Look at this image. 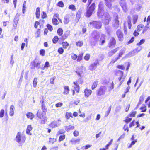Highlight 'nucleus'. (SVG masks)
<instances>
[{
	"label": "nucleus",
	"instance_id": "39",
	"mask_svg": "<svg viewBox=\"0 0 150 150\" xmlns=\"http://www.w3.org/2000/svg\"><path fill=\"white\" fill-rule=\"evenodd\" d=\"M63 30L61 28H59L57 30V33L59 36H61L63 34Z\"/></svg>",
	"mask_w": 150,
	"mask_h": 150
},
{
	"label": "nucleus",
	"instance_id": "41",
	"mask_svg": "<svg viewBox=\"0 0 150 150\" xmlns=\"http://www.w3.org/2000/svg\"><path fill=\"white\" fill-rule=\"evenodd\" d=\"M98 9H104L103 4V3L100 2L99 3Z\"/></svg>",
	"mask_w": 150,
	"mask_h": 150
},
{
	"label": "nucleus",
	"instance_id": "5",
	"mask_svg": "<svg viewBox=\"0 0 150 150\" xmlns=\"http://www.w3.org/2000/svg\"><path fill=\"white\" fill-rule=\"evenodd\" d=\"M131 18L130 16H128L126 19V21H125L124 23V31L125 34H126L127 33V25L128 28L129 29H131Z\"/></svg>",
	"mask_w": 150,
	"mask_h": 150
},
{
	"label": "nucleus",
	"instance_id": "53",
	"mask_svg": "<svg viewBox=\"0 0 150 150\" xmlns=\"http://www.w3.org/2000/svg\"><path fill=\"white\" fill-rule=\"evenodd\" d=\"M47 27L48 28V29L50 31H51L53 30L52 27L50 25L48 24L47 25Z\"/></svg>",
	"mask_w": 150,
	"mask_h": 150
},
{
	"label": "nucleus",
	"instance_id": "11",
	"mask_svg": "<svg viewBox=\"0 0 150 150\" xmlns=\"http://www.w3.org/2000/svg\"><path fill=\"white\" fill-rule=\"evenodd\" d=\"M116 34L119 41H122L123 37V34L121 30L120 29L118 30L116 32Z\"/></svg>",
	"mask_w": 150,
	"mask_h": 150
},
{
	"label": "nucleus",
	"instance_id": "14",
	"mask_svg": "<svg viewBox=\"0 0 150 150\" xmlns=\"http://www.w3.org/2000/svg\"><path fill=\"white\" fill-rule=\"evenodd\" d=\"M114 1V0H105L106 5L109 9H110L111 6V2Z\"/></svg>",
	"mask_w": 150,
	"mask_h": 150
},
{
	"label": "nucleus",
	"instance_id": "58",
	"mask_svg": "<svg viewBox=\"0 0 150 150\" xmlns=\"http://www.w3.org/2000/svg\"><path fill=\"white\" fill-rule=\"evenodd\" d=\"M131 120V118H129L128 116L126 117V119L125 120V122L126 123H128L130 122Z\"/></svg>",
	"mask_w": 150,
	"mask_h": 150
},
{
	"label": "nucleus",
	"instance_id": "2",
	"mask_svg": "<svg viewBox=\"0 0 150 150\" xmlns=\"http://www.w3.org/2000/svg\"><path fill=\"white\" fill-rule=\"evenodd\" d=\"M26 139V137L24 135L21 136V132H18L16 137L15 140L18 143L21 144L24 143Z\"/></svg>",
	"mask_w": 150,
	"mask_h": 150
},
{
	"label": "nucleus",
	"instance_id": "32",
	"mask_svg": "<svg viewBox=\"0 0 150 150\" xmlns=\"http://www.w3.org/2000/svg\"><path fill=\"white\" fill-rule=\"evenodd\" d=\"M105 28L107 34L109 35H110L111 31V28L110 27L108 26H105Z\"/></svg>",
	"mask_w": 150,
	"mask_h": 150
},
{
	"label": "nucleus",
	"instance_id": "20",
	"mask_svg": "<svg viewBox=\"0 0 150 150\" xmlns=\"http://www.w3.org/2000/svg\"><path fill=\"white\" fill-rule=\"evenodd\" d=\"M84 93L85 96L86 97H88L92 93V91L91 90L86 89L85 90Z\"/></svg>",
	"mask_w": 150,
	"mask_h": 150
},
{
	"label": "nucleus",
	"instance_id": "55",
	"mask_svg": "<svg viewBox=\"0 0 150 150\" xmlns=\"http://www.w3.org/2000/svg\"><path fill=\"white\" fill-rule=\"evenodd\" d=\"M4 111L3 109H1L0 112V117H2L4 115Z\"/></svg>",
	"mask_w": 150,
	"mask_h": 150
},
{
	"label": "nucleus",
	"instance_id": "29",
	"mask_svg": "<svg viewBox=\"0 0 150 150\" xmlns=\"http://www.w3.org/2000/svg\"><path fill=\"white\" fill-rule=\"evenodd\" d=\"M42 119L41 120V124H45L47 121V117L45 116H43V117H42Z\"/></svg>",
	"mask_w": 150,
	"mask_h": 150
},
{
	"label": "nucleus",
	"instance_id": "18",
	"mask_svg": "<svg viewBox=\"0 0 150 150\" xmlns=\"http://www.w3.org/2000/svg\"><path fill=\"white\" fill-rule=\"evenodd\" d=\"M41 62H40L36 63L35 62H32L33 65L34 66V67H36L38 69H39L40 68V64Z\"/></svg>",
	"mask_w": 150,
	"mask_h": 150
},
{
	"label": "nucleus",
	"instance_id": "26",
	"mask_svg": "<svg viewBox=\"0 0 150 150\" xmlns=\"http://www.w3.org/2000/svg\"><path fill=\"white\" fill-rule=\"evenodd\" d=\"M37 117L40 119H42V117L44 116L43 113L41 112V110H38L37 114Z\"/></svg>",
	"mask_w": 150,
	"mask_h": 150
},
{
	"label": "nucleus",
	"instance_id": "25",
	"mask_svg": "<svg viewBox=\"0 0 150 150\" xmlns=\"http://www.w3.org/2000/svg\"><path fill=\"white\" fill-rule=\"evenodd\" d=\"M26 116L28 118L32 119L34 117V115L31 112H29L27 113Z\"/></svg>",
	"mask_w": 150,
	"mask_h": 150
},
{
	"label": "nucleus",
	"instance_id": "19",
	"mask_svg": "<svg viewBox=\"0 0 150 150\" xmlns=\"http://www.w3.org/2000/svg\"><path fill=\"white\" fill-rule=\"evenodd\" d=\"M15 110V107L13 105H11L10 108V111L9 114L10 116H13L14 114V112Z\"/></svg>",
	"mask_w": 150,
	"mask_h": 150
},
{
	"label": "nucleus",
	"instance_id": "57",
	"mask_svg": "<svg viewBox=\"0 0 150 150\" xmlns=\"http://www.w3.org/2000/svg\"><path fill=\"white\" fill-rule=\"evenodd\" d=\"M26 8V5H25V4H23L22 8V12L23 14L25 13Z\"/></svg>",
	"mask_w": 150,
	"mask_h": 150
},
{
	"label": "nucleus",
	"instance_id": "61",
	"mask_svg": "<svg viewBox=\"0 0 150 150\" xmlns=\"http://www.w3.org/2000/svg\"><path fill=\"white\" fill-rule=\"evenodd\" d=\"M71 57L73 59H74V60L76 59L78 57L76 55V54H72L71 55Z\"/></svg>",
	"mask_w": 150,
	"mask_h": 150
},
{
	"label": "nucleus",
	"instance_id": "62",
	"mask_svg": "<svg viewBox=\"0 0 150 150\" xmlns=\"http://www.w3.org/2000/svg\"><path fill=\"white\" fill-rule=\"evenodd\" d=\"M63 105V103L61 102H59L55 105L57 107H59L62 106Z\"/></svg>",
	"mask_w": 150,
	"mask_h": 150
},
{
	"label": "nucleus",
	"instance_id": "31",
	"mask_svg": "<svg viewBox=\"0 0 150 150\" xmlns=\"http://www.w3.org/2000/svg\"><path fill=\"white\" fill-rule=\"evenodd\" d=\"M138 16L137 15H134L133 16V23L134 24H135L137 20Z\"/></svg>",
	"mask_w": 150,
	"mask_h": 150
},
{
	"label": "nucleus",
	"instance_id": "24",
	"mask_svg": "<svg viewBox=\"0 0 150 150\" xmlns=\"http://www.w3.org/2000/svg\"><path fill=\"white\" fill-rule=\"evenodd\" d=\"M65 130L67 131H69L71 130H73L74 128V126H71V125H69L68 126H65Z\"/></svg>",
	"mask_w": 150,
	"mask_h": 150
},
{
	"label": "nucleus",
	"instance_id": "6",
	"mask_svg": "<svg viewBox=\"0 0 150 150\" xmlns=\"http://www.w3.org/2000/svg\"><path fill=\"white\" fill-rule=\"evenodd\" d=\"M114 19L112 22V27L114 29H117L119 27L120 23L118 20V17L117 14H115L114 16Z\"/></svg>",
	"mask_w": 150,
	"mask_h": 150
},
{
	"label": "nucleus",
	"instance_id": "10",
	"mask_svg": "<svg viewBox=\"0 0 150 150\" xmlns=\"http://www.w3.org/2000/svg\"><path fill=\"white\" fill-rule=\"evenodd\" d=\"M100 35V33L98 31H94L93 32L92 35L94 40H95V44L96 43L97 40L98 39Z\"/></svg>",
	"mask_w": 150,
	"mask_h": 150
},
{
	"label": "nucleus",
	"instance_id": "8",
	"mask_svg": "<svg viewBox=\"0 0 150 150\" xmlns=\"http://www.w3.org/2000/svg\"><path fill=\"white\" fill-rule=\"evenodd\" d=\"M115 75L119 76L118 79L120 81L122 80V81L120 82V85L122 83V82L124 81V78L123 77V72L120 70H116L115 71Z\"/></svg>",
	"mask_w": 150,
	"mask_h": 150
},
{
	"label": "nucleus",
	"instance_id": "12",
	"mask_svg": "<svg viewBox=\"0 0 150 150\" xmlns=\"http://www.w3.org/2000/svg\"><path fill=\"white\" fill-rule=\"evenodd\" d=\"M116 43L115 39L113 37H112L110 40L109 43L108 44L109 47L110 48H113L114 47Z\"/></svg>",
	"mask_w": 150,
	"mask_h": 150
},
{
	"label": "nucleus",
	"instance_id": "9",
	"mask_svg": "<svg viewBox=\"0 0 150 150\" xmlns=\"http://www.w3.org/2000/svg\"><path fill=\"white\" fill-rule=\"evenodd\" d=\"M105 14L104 9H98L97 15L98 18H102Z\"/></svg>",
	"mask_w": 150,
	"mask_h": 150
},
{
	"label": "nucleus",
	"instance_id": "51",
	"mask_svg": "<svg viewBox=\"0 0 150 150\" xmlns=\"http://www.w3.org/2000/svg\"><path fill=\"white\" fill-rule=\"evenodd\" d=\"M90 57V55L88 54H86L84 57V59L86 61H88L89 60Z\"/></svg>",
	"mask_w": 150,
	"mask_h": 150
},
{
	"label": "nucleus",
	"instance_id": "37",
	"mask_svg": "<svg viewBox=\"0 0 150 150\" xmlns=\"http://www.w3.org/2000/svg\"><path fill=\"white\" fill-rule=\"evenodd\" d=\"M71 117H72V114L71 113H69L67 112L65 115V117L67 119H69V118Z\"/></svg>",
	"mask_w": 150,
	"mask_h": 150
},
{
	"label": "nucleus",
	"instance_id": "64",
	"mask_svg": "<svg viewBox=\"0 0 150 150\" xmlns=\"http://www.w3.org/2000/svg\"><path fill=\"white\" fill-rule=\"evenodd\" d=\"M117 68L122 70L125 69V67L122 65H118L117 66Z\"/></svg>",
	"mask_w": 150,
	"mask_h": 150
},
{
	"label": "nucleus",
	"instance_id": "35",
	"mask_svg": "<svg viewBox=\"0 0 150 150\" xmlns=\"http://www.w3.org/2000/svg\"><path fill=\"white\" fill-rule=\"evenodd\" d=\"M38 78H34L33 82V86L35 88L37 83Z\"/></svg>",
	"mask_w": 150,
	"mask_h": 150
},
{
	"label": "nucleus",
	"instance_id": "3",
	"mask_svg": "<svg viewBox=\"0 0 150 150\" xmlns=\"http://www.w3.org/2000/svg\"><path fill=\"white\" fill-rule=\"evenodd\" d=\"M102 20L103 24L105 25H108L111 20L112 17L108 12H105Z\"/></svg>",
	"mask_w": 150,
	"mask_h": 150
},
{
	"label": "nucleus",
	"instance_id": "63",
	"mask_svg": "<svg viewBox=\"0 0 150 150\" xmlns=\"http://www.w3.org/2000/svg\"><path fill=\"white\" fill-rule=\"evenodd\" d=\"M42 13L43 14L42 16V18H47V16L45 13V12H43Z\"/></svg>",
	"mask_w": 150,
	"mask_h": 150
},
{
	"label": "nucleus",
	"instance_id": "28",
	"mask_svg": "<svg viewBox=\"0 0 150 150\" xmlns=\"http://www.w3.org/2000/svg\"><path fill=\"white\" fill-rule=\"evenodd\" d=\"M73 83L76 86V87H74V88L75 91L77 93H78L79 92V86L77 82H74Z\"/></svg>",
	"mask_w": 150,
	"mask_h": 150
},
{
	"label": "nucleus",
	"instance_id": "27",
	"mask_svg": "<svg viewBox=\"0 0 150 150\" xmlns=\"http://www.w3.org/2000/svg\"><path fill=\"white\" fill-rule=\"evenodd\" d=\"M64 91L63 92V94L64 95L67 94L69 91V87L67 86H64Z\"/></svg>",
	"mask_w": 150,
	"mask_h": 150
},
{
	"label": "nucleus",
	"instance_id": "45",
	"mask_svg": "<svg viewBox=\"0 0 150 150\" xmlns=\"http://www.w3.org/2000/svg\"><path fill=\"white\" fill-rule=\"evenodd\" d=\"M63 47L64 48H67L69 45V44L67 42H64L62 43Z\"/></svg>",
	"mask_w": 150,
	"mask_h": 150
},
{
	"label": "nucleus",
	"instance_id": "42",
	"mask_svg": "<svg viewBox=\"0 0 150 150\" xmlns=\"http://www.w3.org/2000/svg\"><path fill=\"white\" fill-rule=\"evenodd\" d=\"M52 22L53 24L55 25H57L58 23L57 19L55 18L52 19Z\"/></svg>",
	"mask_w": 150,
	"mask_h": 150
},
{
	"label": "nucleus",
	"instance_id": "47",
	"mask_svg": "<svg viewBox=\"0 0 150 150\" xmlns=\"http://www.w3.org/2000/svg\"><path fill=\"white\" fill-rule=\"evenodd\" d=\"M69 8L72 10H75L76 8L75 6L74 5H71L69 6Z\"/></svg>",
	"mask_w": 150,
	"mask_h": 150
},
{
	"label": "nucleus",
	"instance_id": "52",
	"mask_svg": "<svg viewBox=\"0 0 150 150\" xmlns=\"http://www.w3.org/2000/svg\"><path fill=\"white\" fill-rule=\"evenodd\" d=\"M58 6L60 7H63L64 6V4L62 1H59L57 4Z\"/></svg>",
	"mask_w": 150,
	"mask_h": 150
},
{
	"label": "nucleus",
	"instance_id": "17",
	"mask_svg": "<svg viewBox=\"0 0 150 150\" xmlns=\"http://www.w3.org/2000/svg\"><path fill=\"white\" fill-rule=\"evenodd\" d=\"M20 15V14L18 13H17L16 14L13 21L14 23H18V21L19 20V17Z\"/></svg>",
	"mask_w": 150,
	"mask_h": 150
},
{
	"label": "nucleus",
	"instance_id": "1",
	"mask_svg": "<svg viewBox=\"0 0 150 150\" xmlns=\"http://www.w3.org/2000/svg\"><path fill=\"white\" fill-rule=\"evenodd\" d=\"M92 0H88L87 4V7L86 9L85 16L88 18L90 17L92 15L93 12L95 9V4L94 3H92L89 6Z\"/></svg>",
	"mask_w": 150,
	"mask_h": 150
},
{
	"label": "nucleus",
	"instance_id": "49",
	"mask_svg": "<svg viewBox=\"0 0 150 150\" xmlns=\"http://www.w3.org/2000/svg\"><path fill=\"white\" fill-rule=\"evenodd\" d=\"M58 52L61 54H62L64 52V50L62 48H59L58 50Z\"/></svg>",
	"mask_w": 150,
	"mask_h": 150
},
{
	"label": "nucleus",
	"instance_id": "21",
	"mask_svg": "<svg viewBox=\"0 0 150 150\" xmlns=\"http://www.w3.org/2000/svg\"><path fill=\"white\" fill-rule=\"evenodd\" d=\"M120 6L122 7L123 11L125 12H126L127 11V9L125 3V2H122L120 3Z\"/></svg>",
	"mask_w": 150,
	"mask_h": 150
},
{
	"label": "nucleus",
	"instance_id": "33",
	"mask_svg": "<svg viewBox=\"0 0 150 150\" xmlns=\"http://www.w3.org/2000/svg\"><path fill=\"white\" fill-rule=\"evenodd\" d=\"M126 49L125 48H123L120 51L119 54L118 56L119 57H121V56L124 54L125 51Z\"/></svg>",
	"mask_w": 150,
	"mask_h": 150
},
{
	"label": "nucleus",
	"instance_id": "13",
	"mask_svg": "<svg viewBox=\"0 0 150 150\" xmlns=\"http://www.w3.org/2000/svg\"><path fill=\"white\" fill-rule=\"evenodd\" d=\"M99 64V61L98 59L96 60L93 64L91 65L89 67V69L91 70H94L97 67V65Z\"/></svg>",
	"mask_w": 150,
	"mask_h": 150
},
{
	"label": "nucleus",
	"instance_id": "4",
	"mask_svg": "<svg viewBox=\"0 0 150 150\" xmlns=\"http://www.w3.org/2000/svg\"><path fill=\"white\" fill-rule=\"evenodd\" d=\"M90 25H92V26L96 29H99L101 28L102 23L101 21H95L90 22Z\"/></svg>",
	"mask_w": 150,
	"mask_h": 150
},
{
	"label": "nucleus",
	"instance_id": "43",
	"mask_svg": "<svg viewBox=\"0 0 150 150\" xmlns=\"http://www.w3.org/2000/svg\"><path fill=\"white\" fill-rule=\"evenodd\" d=\"M111 106H110L109 108H108V110L106 111V114L105 115V117H107L109 115V113H110L111 110Z\"/></svg>",
	"mask_w": 150,
	"mask_h": 150
},
{
	"label": "nucleus",
	"instance_id": "22",
	"mask_svg": "<svg viewBox=\"0 0 150 150\" xmlns=\"http://www.w3.org/2000/svg\"><path fill=\"white\" fill-rule=\"evenodd\" d=\"M40 8L39 7H38L36 8L35 12L36 18H39L40 16Z\"/></svg>",
	"mask_w": 150,
	"mask_h": 150
},
{
	"label": "nucleus",
	"instance_id": "15",
	"mask_svg": "<svg viewBox=\"0 0 150 150\" xmlns=\"http://www.w3.org/2000/svg\"><path fill=\"white\" fill-rule=\"evenodd\" d=\"M70 15L69 14L66 15L64 17V24H67L69 22V18Z\"/></svg>",
	"mask_w": 150,
	"mask_h": 150
},
{
	"label": "nucleus",
	"instance_id": "48",
	"mask_svg": "<svg viewBox=\"0 0 150 150\" xmlns=\"http://www.w3.org/2000/svg\"><path fill=\"white\" fill-rule=\"evenodd\" d=\"M113 141V139H112L110 140L109 142L105 146V147L107 149H108V147L111 145V144L112 143Z\"/></svg>",
	"mask_w": 150,
	"mask_h": 150
},
{
	"label": "nucleus",
	"instance_id": "36",
	"mask_svg": "<svg viewBox=\"0 0 150 150\" xmlns=\"http://www.w3.org/2000/svg\"><path fill=\"white\" fill-rule=\"evenodd\" d=\"M59 38L57 36H54L52 40L53 43L54 44H56Z\"/></svg>",
	"mask_w": 150,
	"mask_h": 150
},
{
	"label": "nucleus",
	"instance_id": "16",
	"mask_svg": "<svg viewBox=\"0 0 150 150\" xmlns=\"http://www.w3.org/2000/svg\"><path fill=\"white\" fill-rule=\"evenodd\" d=\"M32 128L31 125H28L27 127L26 130V133L28 135H31L32 134L30 132L32 130Z\"/></svg>",
	"mask_w": 150,
	"mask_h": 150
},
{
	"label": "nucleus",
	"instance_id": "56",
	"mask_svg": "<svg viewBox=\"0 0 150 150\" xmlns=\"http://www.w3.org/2000/svg\"><path fill=\"white\" fill-rule=\"evenodd\" d=\"M65 132L64 131L63 129L59 130L57 132V135H59V134L64 133Z\"/></svg>",
	"mask_w": 150,
	"mask_h": 150
},
{
	"label": "nucleus",
	"instance_id": "30",
	"mask_svg": "<svg viewBox=\"0 0 150 150\" xmlns=\"http://www.w3.org/2000/svg\"><path fill=\"white\" fill-rule=\"evenodd\" d=\"M42 108L43 112L45 113L47 111V109L44 103V101H42Z\"/></svg>",
	"mask_w": 150,
	"mask_h": 150
},
{
	"label": "nucleus",
	"instance_id": "40",
	"mask_svg": "<svg viewBox=\"0 0 150 150\" xmlns=\"http://www.w3.org/2000/svg\"><path fill=\"white\" fill-rule=\"evenodd\" d=\"M98 81H95L94 82L92 86V89L93 90L96 88L97 85Z\"/></svg>",
	"mask_w": 150,
	"mask_h": 150
},
{
	"label": "nucleus",
	"instance_id": "38",
	"mask_svg": "<svg viewBox=\"0 0 150 150\" xmlns=\"http://www.w3.org/2000/svg\"><path fill=\"white\" fill-rule=\"evenodd\" d=\"M50 66L49 65V63L48 62L46 61L45 64V65L44 67L42 68V70L45 69V68H47V69H48V68Z\"/></svg>",
	"mask_w": 150,
	"mask_h": 150
},
{
	"label": "nucleus",
	"instance_id": "34",
	"mask_svg": "<svg viewBox=\"0 0 150 150\" xmlns=\"http://www.w3.org/2000/svg\"><path fill=\"white\" fill-rule=\"evenodd\" d=\"M132 126H134L135 125H137V126L136 127V128L138 127L139 126V122L138 121H137L136 122H135V120H133V121L132 122Z\"/></svg>",
	"mask_w": 150,
	"mask_h": 150
},
{
	"label": "nucleus",
	"instance_id": "50",
	"mask_svg": "<svg viewBox=\"0 0 150 150\" xmlns=\"http://www.w3.org/2000/svg\"><path fill=\"white\" fill-rule=\"evenodd\" d=\"M137 142V140L134 139V135L132 136V145H134Z\"/></svg>",
	"mask_w": 150,
	"mask_h": 150
},
{
	"label": "nucleus",
	"instance_id": "46",
	"mask_svg": "<svg viewBox=\"0 0 150 150\" xmlns=\"http://www.w3.org/2000/svg\"><path fill=\"white\" fill-rule=\"evenodd\" d=\"M45 50L44 49H41L40 51V54L42 56H44L45 54Z\"/></svg>",
	"mask_w": 150,
	"mask_h": 150
},
{
	"label": "nucleus",
	"instance_id": "54",
	"mask_svg": "<svg viewBox=\"0 0 150 150\" xmlns=\"http://www.w3.org/2000/svg\"><path fill=\"white\" fill-rule=\"evenodd\" d=\"M65 136L64 135L60 136L59 138V142L65 139Z\"/></svg>",
	"mask_w": 150,
	"mask_h": 150
},
{
	"label": "nucleus",
	"instance_id": "23",
	"mask_svg": "<svg viewBox=\"0 0 150 150\" xmlns=\"http://www.w3.org/2000/svg\"><path fill=\"white\" fill-rule=\"evenodd\" d=\"M144 95H142L140 97L139 99V101L138 102V103L137 105V107H138V106L141 104L142 102H143L144 99Z\"/></svg>",
	"mask_w": 150,
	"mask_h": 150
},
{
	"label": "nucleus",
	"instance_id": "44",
	"mask_svg": "<svg viewBox=\"0 0 150 150\" xmlns=\"http://www.w3.org/2000/svg\"><path fill=\"white\" fill-rule=\"evenodd\" d=\"M83 56V53H81L80 54L78 57L77 59V61L79 62L81 61L82 59V57Z\"/></svg>",
	"mask_w": 150,
	"mask_h": 150
},
{
	"label": "nucleus",
	"instance_id": "59",
	"mask_svg": "<svg viewBox=\"0 0 150 150\" xmlns=\"http://www.w3.org/2000/svg\"><path fill=\"white\" fill-rule=\"evenodd\" d=\"M145 41V40L144 39H142L140 41V42L137 43V45H141L143 44L144 43V42Z\"/></svg>",
	"mask_w": 150,
	"mask_h": 150
},
{
	"label": "nucleus",
	"instance_id": "60",
	"mask_svg": "<svg viewBox=\"0 0 150 150\" xmlns=\"http://www.w3.org/2000/svg\"><path fill=\"white\" fill-rule=\"evenodd\" d=\"M76 45L80 47L83 45V42L82 41H79L76 42Z\"/></svg>",
	"mask_w": 150,
	"mask_h": 150
},
{
	"label": "nucleus",
	"instance_id": "7",
	"mask_svg": "<svg viewBox=\"0 0 150 150\" xmlns=\"http://www.w3.org/2000/svg\"><path fill=\"white\" fill-rule=\"evenodd\" d=\"M107 89L106 87L105 86H101L99 89L98 90L96 95L98 96H100L105 94Z\"/></svg>",
	"mask_w": 150,
	"mask_h": 150
}]
</instances>
